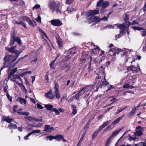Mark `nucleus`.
I'll list each match as a JSON object with an SVG mask.
<instances>
[{"instance_id":"obj_17","label":"nucleus","mask_w":146,"mask_h":146,"mask_svg":"<svg viewBox=\"0 0 146 146\" xmlns=\"http://www.w3.org/2000/svg\"><path fill=\"white\" fill-rule=\"evenodd\" d=\"M9 90V87L6 84H4V91L6 93V95L8 99H9V95L8 93Z\"/></svg>"},{"instance_id":"obj_16","label":"nucleus","mask_w":146,"mask_h":146,"mask_svg":"<svg viewBox=\"0 0 146 146\" xmlns=\"http://www.w3.org/2000/svg\"><path fill=\"white\" fill-rule=\"evenodd\" d=\"M54 130V128L52 127H50V125H46L45 126L44 131L46 132H50Z\"/></svg>"},{"instance_id":"obj_62","label":"nucleus","mask_w":146,"mask_h":146,"mask_svg":"<svg viewBox=\"0 0 146 146\" xmlns=\"http://www.w3.org/2000/svg\"><path fill=\"white\" fill-rule=\"evenodd\" d=\"M42 121V118L37 119L36 118H35V121H40L41 122Z\"/></svg>"},{"instance_id":"obj_28","label":"nucleus","mask_w":146,"mask_h":146,"mask_svg":"<svg viewBox=\"0 0 146 146\" xmlns=\"http://www.w3.org/2000/svg\"><path fill=\"white\" fill-rule=\"evenodd\" d=\"M99 132H100L97 130L92 135V138L93 139L95 138L98 135Z\"/></svg>"},{"instance_id":"obj_41","label":"nucleus","mask_w":146,"mask_h":146,"mask_svg":"<svg viewBox=\"0 0 146 146\" xmlns=\"http://www.w3.org/2000/svg\"><path fill=\"white\" fill-rule=\"evenodd\" d=\"M35 20L39 23H41V17L39 15H38L36 19Z\"/></svg>"},{"instance_id":"obj_55","label":"nucleus","mask_w":146,"mask_h":146,"mask_svg":"<svg viewBox=\"0 0 146 146\" xmlns=\"http://www.w3.org/2000/svg\"><path fill=\"white\" fill-rule=\"evenodd\" d=\"M20 61V60H19V59H18L12 65H11V67H13L15 66Z\"/></svg>"},{"instance_id":"obj_2","label":"nucleus","mask_w":146,"mask_h":146,"mask_svg":"<svg viewBox=\"0 0 146 146\" xmlns=\"http://www.w3.org/2000/svg\"><path fill=\"white\" fill-rule=\"evenodd\" d=\"M60 3L59 2L55 1H50L48 4V7L52 11H56L57 13H61V11L59 9Z\"/></svg>"},{"instance_id":"obj_59","label":"nucleus","mask_w":146,"mask_h":146,"mask_svg":"<svg viewBox=\"0 0 146 146\" xmlns=\"http://www.w3.org/2000/svg\"><path fill=\"white\" fill-rule=\"evenodd\" d=\"M17 107V105H15L13 106V113H15L16 112V110Z\"/></svg>"},{"instance_id":"obj_56","label":"nucleus","mask_w":146,"mask_h":146,"mask_svg":"<svg viewBox=\"0 0 146 146\" xmlns=\"http://www.w3.org/2000/svg\"><path fill=\"white\" fill-rule=\"evenodd\" d=\"M108 89L107 90V91H108L109 90H111V89L114 88V86L112 85H110L108 86Z\"/></svg>"},{"instance_id":"obj_36","label":"nucleus","mask_w":146,"mask_h":146,"mask_svg":"<svg viewBox=\"0 0 146 146\" xmlns=\"http://www.w3.org/2000/svg\"><path fill=\"white\" fill-rule=\"evenodd\" d=\"M27 22L29 24L31 25L33 27H34L35 26L33 22L30 19H28V20H27Z\"/></svg>"},{"instance_id":"obj_26","label":"nucleus","mask_w":146,"mask_h":146,"mask_svg":"<svg viewBox=\"0 0 146 146\" xmlns=\"http://www.w3.org/2000/svg\"><path fill=\"white\" fill-rule=\"evenodd\" d=\"M45 107L48 110L52 111V109H53V106L51 104H46L45 106Z\"/></svg>"},{"instance_id":"obj_49","label":"nucleus","mask_w":146,"mask_h":146,"mask_svg":"<svg viewBox=\"0 0 146 146\" xmlns=\"http://www.w3.org/2000/svg\"><path fill=\"white\" fill-rule=\"evenodd\" d=\"M112 138L111 137H110L107 140L106 143L110 144L111 142V139Z\"/></svg>"},{"instance_id":"obj_24","label":"nucleus","mask_w":146,"mask_h":146,"mask_svg":"<svg viewBox=\"0 0 146 146\" xmlns=\"http://www.w3.org/2000/svg\"><path fill=\"white\" fill-rule=\"evenodd\" d=\"M64 136L62 135H58L55 136V139H56L58 141H60L64 137Z\"/></svg>"},{"instance_id":"obj_40","label":"nucleus","mask_w":146,"mask_h":146,"mask_svg":"<svg viewBox=\"0 0 146 146\" xmlns=\"http://www.w3.org/2000/svg\"><path fill=\"white\" fill-rule=\"evenodd\" d=\"M124 21L126 22H127V20L129 19V15L127 13L125 14V17L123 18Z\"/></svg>"},{"instance_id":"obj_50","label":"nucleus","mask_w":146,"mask_h":146,"mask_svg":"<svg viewBox=\"0 0 146 146\" xmlns=\"http://www.w3.org/2000/svg\"><path fill=\"white\" fill-rule=\"evenodd\" d=\"M108 17L107 16V17L104 16L103 18H100V20H101V21H107L108 20Z\"/></svg>"},{"instance_id":"obj_29","label":"nucleus","mask_w":146,"mask_h":146,"mask_svg":"<svg viewBox=\"0 0 146 146\" xmlns=\"http://www.w3.org/2000/svg\"><path fill=\"white\" fill-rule=\"evenodd\" d=\"M75 10L72 7L69 6L68 7L67 9V11L68 12V13H70L73 12Z\"/></svg>"},{"instance_id":"obj_33","label":"nucleus","mask_w":146,"mask_h":146,"mask_svg":"<svg viewBox=\"0 0 146 146\" xmlns=\"http://www.w3.org/2000/svg\"><path fill=\"white\" fill-rule=\"evenodd\" d=\"M35 118L34 117L32 116H27L25 117V118L27 119L30 121L34 120L35 121Z\"/></svg>"},{"instance_id":"obj_31","label":"nucleus","mask_w":146,"mask_h":146,"mask_svg":"<svg viewBox=\"0 0 146 146\" xmlns=\"http://www.w3.org/2000/svg\"><path fill=\"white\" fill-rule=\"evenodd\" d=\"M37 30L39 31L41 33H42L46 38H48L47 35L43 32L42 29H40V28H38V29Z\"/></svg>"},{"instance_id":"obj_20","label":"nucleus","mask_w":146,"mask_h":146,"mask_svg":"<svg viewBox=\"0 0 146 146\" xmlns=\"http://www.w3.org/2000/svg\"><path fill=\"white\" fill-rule=\"evenodd\" d=\"M127 70L128 71H132V72H134L135 71L137 72L138 71V70H137V68L136 67L134 66L133 65H131L130 66H128L127 68Z\"/></svg>"},{"instance_id":"obj_11","label":"nucleus","mask_w":146,"mask_h":146,"mask_svg":"<svg viewBox=\"0 0 146 146\" xmlns=\"http://www.w3.org/2000/svg\"><path fill=\"white\" fill-rule=\"evenodd\" d=\"M109 4V3L108 1H104V0H100L97 4V6L99 7L101 6L102 8H105L108 7Z\"/></svg>"},{"instance_id":"obj_53","label":"nucleus","mask_w":146,"mask_h":146,"mask_svg":"<svg viewBox=\"0 0 146 146\" xmlns=\"http://www.w3.org/2000/svg\"><path fill=\"white\" fill-rule=\"evenodd\" d=\"M129 84H126L125 85H124L123 86V87L124 88H128L129 87Z\"/></svg>"},{"instance_id":"obj_57","label":"nucleus","mask_w":146,"mask_h":146,"mask_svg":"<svg viewBox=\"0 0 146 146\" xmlns=\"http://www.w3.org/2000/svg\"><path fill=\"white\" fill-rule=\"evenodd\" d=\"M31 135V134L30 132V133L26 135L24 137V139H28V137L30 136Z\"/></svg>"},{"instance_id":"obj_15","label":"nucleus","mask_w":146,"mask_h":146,"mask_svg":"<svg viewBox=\"0 0 146 146\" xmlns=\"http://www.w3.org/2000/svg\"><path fill=\"white\" fill-rule=\"evenodd\" d=\"M20 53H19V54H17L15 56L10 55V58H11L10 59V64H11L12 63H13L17 60Z\"/></svg>"},{"instance_id":"obj_34","label":"nucleus","mask_w":146,"mask_h":146,"mask_svg":"<svg viewBox=\"0 0 146 146\" xmlns=\"http://www.w3.org/2000/svg\"><path fill=\"white\" fill-rule=\"evenodd\" d=\"M111 122V121H106L104 122L103 124H102L104 127H105L107 125H108Z\"/></svg>"},{"instance_id":"obj_51","label":"nucleus","mask_w":146,"mask_h":146,"mask_svg":"<svg viewBox=\"0 0 146 146\" xmlns=\"http://www.w3.org/2000/svg\"><path fill=\"white\" fill-rule=\"evenodd\" d=\"M22 114V115L28 116L29 115V112L23 111Z\"/></svg>"},{"instance_id":"obj_35","label":"nucleus","mask_w":146,"mask_h":146,"mask_svg":"<svg viewBox=\"0 0 146 146\" xmlns=\"http://www.w3.org/2000/svg\"><path fill=\"white\" fill-rule=\"evenodd\" d=\"M127 106H126L124 107L123 108H121L117 110V111L116 113V114H118L120 112L122 111L123 110L127 108Z\"/></svg>"},{"instance_id":"obj_23","label":"nucleus","mask_w":146,"mask_h":146,"mask_svg":"<svg viewBox=\"0 0 146 146\" xmlns=\"http://www.w3.org/2000/svg\"><path fill=\"white\" fill-rule=\"evenodd\" d=\"M72 108H73L72 111V114L73 115H75L77 111V110L76 109V107L73 104L71 105Z\"/></svg>"},{"instance_id":"obj_38","label":"nucleus","mask_w":146,"mask_h":146,"mask_svg":"<svg viewBox=\"0 0 146 146\" xmlns=\"http://www.w3.org/2000/svg\"><path fill=\"white\" fill-rule=\"evenodd\" d=\"M52 111L54 112L56 115H59L60 114V112L57 110V109L56 108H53V109H52Z\"/></svg>"},{"instance_id":"obj_37","label":"nucleus","mask_w":146,"mask_h":146,"mask_svg":"<svg viewBox=\"0 0 146 146\" xmlns=\"http://www.w3.org/2000/svg\"><path fill=\"white\" fill-rule=\"evenodd\" d=\"M17 68L16 67L13 69L11 71V72L10 73V76L12 74H14L17 71Z\"/></svg>"},{"instance_id":"obj_1","label":"nucleus","mask_w":146,"mask_h":146,"mask_svg":"<svg viewBox=\"0 0 146 146\" xmlns=\"http://www.w3.org/2000/svg\"><path fill=\"white\" fill-rule=\"evenodd\" d=\"M99 13V9L96 10H91L87 12L86 13L87 15L86 17V19L88 20L87 22H88L89 23H91L92 22H95V23L100 22L101 21V20H100V18L99 17L96 16L94 17H90L92 15L97 14Z\"/></svg>"},{"instance_id":"obj_13","label":"nucleus","mask_w":146,"mask_h":146,"mask_svg":"<svg viewBox=\"0 0 146 146\" xmlns=\"http://www.w3.org/2000/svg\"><path fill=\"white\" fill-rule=\"evenodd\" d=\"M50 22L52 25L54 26H60L62 25V22L58 19L52 20L50 21Z\"/></svg>"},{"instance_id":"obj_43","label":"nucleus","mask_w":146,"mask_h":146,"mask_svg":"<svg viewBox=\"0 0 146 146\" xmlns=\"http://www.w3.org/2000/svg\"><path fill=\"white\" fill-rule=\"evenodd\" d=\"M40 132V130H33L32 131L30 132L31 134L33 133H38Z\"/></svg>"},{"instance_id":"obj_18","label":"nucleus","mask_w":146,"mask_h":146,"mask_svg":"<svg viewBox=\"0 0 146 146\" xmlns=\"http://www.w3.org/2000/svg\"><path fill=\"white\" fill-rule=\"evenodd\" d=\"M17 46L16 45L12 46L10 48V52L15 53L16 55L17 54H19V53L18 50H15V48Z\"/></svg>"},{"instance_id":"obj_46","label":"nucleus","mask_w":146,"mask_h":146,"mask_svg":"<svg viewBox=\"0 0 146 146\" xmlns=\"http://www.w3.org/2000/svg\"><path fill=\"white\" fill-rule=\"evenodd\" d=\"M74 0H66V4H69L73 3Z\"/></svg>"},{"instance_id":"obj_6","label":"nucleus","mask_w":146,"mask_h":146,"mask_svg":"<svg viewBox=\"0 0 146 146\" xmlns=\"http://www.w3.org/2000/svg\"><path fill=\"white\" fill-rule=\"evenodd\" d=\"M115 25L117 26V27L120 29L121 31H120V33L119 35H117L115 36L116 38V39L120 37L122 35H123L124 33L125 29L126 28V26L124 24H117Z\"/></svg>"},{"instance_id":"obj_9","label":"nucleus","mask_w":146,"mask_h":146,"mask_svg":"<svg viewBox=\"0 0 146 146\" xmlns=\"http://www.w3.org/2000/svg\"><path fill=\"white\" fill-rule=\"evenodd\" d=\"M130 54L128 50H126V51L124 52H123V53L121 55V56L122 58L125 60L126 62H127L128 59L130 58L129 57V55Z\"/></svg>"},{"instance_id":"obj_22","label":"nucleus","mask_w":146,"mask_h":146,"mask_svg":"<svg viewBox=\"0 0 146 146\" xmlns=\"http://www.w3.org/2000/svg\"><path fill=\"white\" fill-rule=\"evenodd\" d=\"M4 121L7 123L8 125H7V126H6V127L7 128H9V116H5L3 117L2 120V122H4Z\"/></svg>"},{"instance_id":"obj_21","label":"nucleus","mask_w":146,"mask_h":146,"mask_svg":"<svg viewBox=\"0 0 146 146\" xmlns=\"http://www.w3.org/2000/svg\"><path fill=\"white\" fill-rule=\"evenodd\" d=\"M137 109L135 106H134L132 109L131 111H130L129 115V117H131L134 115L136 112Z\"/></svg>"},{"instance_id":"obj_8","label":"nucleus","mask_w":146,"mask_h":146,"mask_svg":"<svg viewBox=\"0 0 146 146\" xmlns=\"http://www.w3.org/2000/svg\"><path fill=\"white\" fill-rule=\"evenodd\" d=\"M136 129L137 130L133 133L135 136H141L143 135V132L144 130V129L143 127L140 126H137L136 127Z\"/></svg>"},{"instance_id":"obj_44","label":"nucleus","mask_w":146,"mask_h":146,"mask_svg":"<svg viewBox=\"0 0 146 146\" xmlns=\"http://www.w3.org/2000/svg\"><path fill=\"white\" fill-rule=\"evenodd\" d=\"M42 125V123H38L37 125H31L34 127H41Z\"/></svg>"},{"instance_id":"obj_42","label":"nucleus","mask_w":146,"mask_h":146,"mask_svg":"<svg viewBox=\"0 0 146 146\" xmlns=\"http://www.w3.org/2000/svg\"><path fill=\"white\" fill-rule=\"evenodd\" d=\"M80 96L79 95V94L78 93H77V94H75L74 95L73 97V98H74L78 100H79L80 98Z\"/></svg>"},{"instance_id":"obj_30","label":"nucleus","mask_w":146,"mask_h":146,"mask_svg":"<svg viewBox=\"0 0 146 146\" xmlns=\"http://www.w3.org/2000/svg\"><path fill=\"white\" fill-rule=\"evenodd\" d=\"M17 127L16 125L13 124L12 123H10V129H14L17 128Z\"/></svg>"},{"instance_id":"obj_19","label":"nucleus","mask_w":146,"mask_h":146,"mask_svg":"<svg viewBox=\"0 0 146 146\" xmlns=\"http://www.w3.org/2000/svg\"><path fill=\"white\" fill-rule=\"evenodd\" d=\"M123 129V128L122 127L112 132L111 135L110 137H111V138H113V137L117 135Z\"/></svg>"},{"instance_id":"obj_32","label":"nucleus","mask_w":146,"mask_h":146,"mask_svg":"<svg viewBox=\"0 0 146 146\" xmlns=\"http://www.w3.org/2000/svg\"><path fill=\"white\" fill-rule=\"evenodd\" d=\"M18 100L21 103H24L25 104H26L27 102L26 100L24 99L20 98Z\"/></svg>"},{"instance_id":"obj_60","label":"nucleus","mask_w":146,"mask_h":146,"mask_svg":"<svg viewBox=\"0 0 146 146\" xmlns=\"http://www.w3.org/2000/svg\"><path fill=\"white\" fill-rule=\"evenodd\" d=\"M15 82L16 83L18 84V85L20 87H22V84L20 83L19 82V81L18 80H15Z\"/></svg>"},{"instance_id":"obj_58","label":"nucleus","mask_w":146,"mask_h":146,"mask_svg":"<svg viewBox=\"0 0 146 146\" xmlns=\"http://www.w3.org/2000/svg\"><path fill=\"white\" fill-rule=\"evenodd\" d=\"M31 135V134L30 132V133L26 135L24 137V139H28V137L30 136Z\"/></svg>"},{"instance_id":"obj_4","label":"nucleus","mask_w":146,"mask_h":146,"mask_svg":"<svg viewBox=\"0 0 146 146\" xmlns=\"http://www.w3.org/2000/svg\"><path fill=\"white\" fill-rule=\"evenodd\" d=\"M124 116V115H122L115 120L110 125L106 127L104 130V131L106 132L109 130H111L112 129L113 127L114 126L123 118Z\"/></svg>"},{"instance_id":"obj_54","label":"nucleus","mask_w":146,"mask_h":146,"mask_svg":"<svg viewBox=\"0 0 146 146\" xmlns=\"http://www.w3.org/2000/svg\"><path fill=\"white\" fill-rule=\"evenodd\" d=\"M110 28V29H114V27L113 26L111 25H108L107 26H106L104 28Z\"/></svg>"},{"instance_id":"obj_12","label":"nucleus","mask_w":146,"mask_h":146,"mask_svg":"<svg viewBox=\"0 0 146 146\" xmlns=\"http://www.w3.org/2000/svg\"><path fill=\"white\" fill-rule=\"evenodd\" d=\"M59 85L57 82H55L54 86V94L56 98L58 99L60 98V96L58 90Z\"/></svg>"},{"instance_id":"obj_64","label":"nucleus","mask_w":146,"mask_h":146,"mask_svg":"<svg viewBox=\"0 0 146 146\" xmlns=\"http://www.w3.org/2000/svg\"><path fill=\"white\" fill-rule=\"evenodd\" d=\"M143 51L146 52V41H145L144 46H143Z\"/></svg>"},{"instance_id":"obj_25","label":"nucleus","mask_w":146,"mask_h":146,"mask_svg":"<svg viewBox=\"0 0 146 146\" xmlns=\"http://www.w3.org/2000/svg\"><path fill=\"white\" fill-rule=\"evenodd\" d=\"M92 87H91V88L90 89V90H89V91L88 92H87V93H86V94H86L85 96L83 97V98L86 99L89 96V95L90 94V92L93 89V85L91 86Z\"/></svg>"},{"instance_id":"obj_3","label":"nucleus","mask_w":146,"mask_h":146,"mask_svg":"<svg viewBox=\"0 0 146 146\" xmlns=\"http://www.w3.org/2000/svg\"><path fill=\"white\" fill-rule=\"evenodd\" d=\"M97 79V81H98L97 86V88L99 87H102L103 86H106L109 84V83L106 81L105 76H104V78L103 79H101V77H100L99 76H98V78H96V80Z\"/></svg>"},{"instance_id":"obj_5","label":"nucleus","mask_w":146,"mask_h":146,"mask_svg":"<svg viewBox=\"0 0 146 146\" xmlns=\"http://www.w3.org/2000/svg\"><path fill=\"white\" fill-rule=\"evenodd\" d=\"M15 41L17 42L19 45H21V40L20 37L17 36L16 38L15 33V32H14L11 36L10 45H11L14 44Z\"/></svg>"},{"instance_id":"obj_27","label":"nucleus","mask_w":146,"mask_h":146,"mask_svg":"<svg viewBox=\"0 0 146 146\" xmlns=\"http://www.w3.org/2000/svg\"><path fill=\"white\" fill-rule=\"evenodd\" d=\"M57 42L60 47H62V42L60 38H58L57 39Z\"/></svg>"},{"instance_id":"obj_52","label":"nucleus","mask_w":146,"mask_h":146,"mask_svg":"<svg viewBox=\"0 0 146 146\" xmlns=\"http://www.w3.org/2000/svg\"><path fill=\"white\" fill-rule=\"evenodd\" d=\"M36 106L37 108L39 109H42L43 108L42 106L38 103L37 104Z\"/></svg>"},{"instance_id":"obj_10","label":"nucleus","mask_w":146,"mask_h":146,"mask_svg":"<svg viewBox=\"0 0 146 146\" xmlns=\"http://www.w3.org/2000/svg\"><path fill=\"white\" fill-rule=\"evenodd\" d=\"M92 86H88L86 87L82 88L81 90H79L78 93L80 96L83 95L84 94H86L87 92L89 91V90L91 88Z\"/></svg>"},{"instance_id":"obj_39","label":"nucleus","mask_w":146,"mask_h":146,"mask_svg":"<svg viewBox=\"0 0 146 146\" xmlns=\"http://www.w3.org/2000/svg\"><path fill=\"white\" fill-rule=\"evenodd\" d=\"M132 28L134 30H137L138 31H140L141 30H143L144 29L143 28H140L139 27H135L133 26L132 27Z\"/></svg>"},{"instance_id":"obj_48","label":"nucleus","mask_w":146,"mask_h":146,"mask_svg":"<svg viewBox=\"0 0 146 146\" xmlns=\"http://www.w3.org/2000/svg\"><path fill=\"white\" fill-rule=\"evenodd\" d=\"M84 138L83 137H81V138L80 139L79 141V142L78 143L77 145V146L79 145V146H80V145L81 142H82V141L84 139Z\"/></svg>"},{"instance_id":"obj_63","label":"nucleus","mask_w":146,"mask_h":146,"mask_svg":"<svg viewBox=\"0 0 146 146\" xmlns=\"http://www.w3.org/2000/svg\"><path fill=\"white\" fill-rule=\"evenodd\" d=\"M116 100H117L116 98H113V99H112V100H110V102H112V103H111L110 104H113V103L115 102H116Z\"/></svg>"},{"instance_id":"obj_45","label":"nucleus","mask_w":146,"mask_h":146,"mask_svg":"<svg viewBox=\"0 0 146 146\" xmlns=\"http://www.w3.org/2000/svg\"><path fill=\"white\" fill-rule=\"evenodd\" d=\"M40 7V5H39L37 4L35 5L33 8V9L34 10L35 9H38Z\"/></svg>"},{"instance_id":"obj_7","label":"nucleus","mask_w":146,"mask_h":146,"mask_svg":"<svg viewBox=\"0 0 146 146\" xmlns=\"http://www.w3.org/2000/svg\"><path fill=\"white\" fill-rule=\"evenodd\" d=\"M108 63V65H109L110 64V62L108 61V62H107L105 61L104 59H102L99 62L100 64H101L102 66H101L99 70L100 71V73L104 74V68L107 65Z\"/></svg>"},{"instance_id":"obj_61","label":"nucleus","mask_w":146,"mask_h":146,"mask_svg":"<svg viewBox=\"0 0 146 146\" xmlns=\"http://www.w3.org/2000/svg\"><path fill=\"white\" fill-rule=\"evenodd\" d=\"M104 127L103 125H102L100 126L99 128L97 129V130L100 132V131Z\"/></svg>"},{"instance_id":"obj_47","label":"nucleus","mask_w":146,"mask_h":146,"mask_svg":"<svg viewBox=\"0 0 146 146\" xmlns=\"http://www.w3.org/2000/svg\"><path fill=\"white\" fill-rule=\"evenodd\" d=\"M49 140H51L53 139H55V136H49L46 137Z\"/></svg>"},{"instance_id":"obj_14","label":"nucleus","mask_w":146,"mask_h":146,"mask_svg":"<svg viewBox=\"0 0 146 146\" xmlns=\"http://www.w3.org/2000/svg\"><path fill=\"white\" fill-rule=\"evenodd\" d=\"M45 96L47 98L51 99L53 98L54 96L52 93V91L50 90L45 94Z\"/></svg>"}]
</instances>
